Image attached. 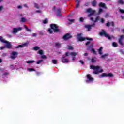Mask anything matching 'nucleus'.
I'll use <instances>...</instances> for the list:
<instances>
[{"label": "nucleus", "mask_w": 124, "mask_h": 124, "mask_svg": "<svg viewBox=\"0 0 124 124\" xmlns=\"http://www.w3.org/2000/svg\"><path fill=\"white\" fill-rule=\"evenodd\" d=\"M34 62L35 61L33 60L28 61H26V63H32Z\"/></svg>", "instance_id": "nucleus-36"}, {"label": "nucleus", "mask_w": 124, "mask_h": 124, "mask_svg": "<svg viewBox=\"0 0 124 124\" xmlns=\"http://www.w3.org/2000/svg\"><path fill=\"white\" fill-rule=\"evenodd\" d=\"M86 77H87V79L86 80V83L87 84H90V83H93V81H94V78L92 77V75L90 74H87L86 75Z\"/></svg>", "instance_id": "nucleus-4"}, {"label": "nucleus", "mask_w": 124, "mask_h": 124, "mask_svg": "<svg viewBox=\"0 0 124 124\" xmlns=\"http://www.w3.org/2000/svg\"><path fill=\"white\" fill-rule=\"evenodd\" d=\"M92 6H93V7H95L96 6V5L97 4V1L96 0H93L91 2Z\"/></svg>", "instance_id": "nucleus-19"}, {"label": "nucleus", "mask_w": 124, "mask_h": 124, "mask_svg": "<svg viewBox=\"0 0 124 124\" xmlns=\"http://www.w3.org/2000/svg\"><path fill=\"white\" fill-rule=\"evenodd\" d=\"M56 15L58 17H62V9L58 8L56 11Z\"/></svg>", "instance_id": "nucleus-14"}, {"label": "nucleus", "mask_w": 124, "mask_h": 124, "mask_svg": "<svg viewBox=\"0 0 124 124\" xmlns=\"http://www.w3.org/2000/svg\"><path fill=\"white\" fill-rule=\"evenodd\" d=\"M90 67L91 69L94 70L93 72V74H99V73H102L103 72V69H100V66H99L91 65Z\"/></svg>", "instance_id": "nucleus-2"}, {"label": "nucleus", "mask_w": 124, "mask_h": 124, "mask_svg": "<svg viewBox=\"0 0 124 124\" xmlns=\"http://www.w3.org/2000/svg\"><path fill=\"white\" fill-rule=\"evenodd\" d=\"M18 52L16 51H13L11 53V58L13 60H15L16 59V57L18 56Z\"/></svg>", "instance_id": "nucleus-11"}, {"label": "nucleus", "mask_w": 124, "mask_h": 124, "mask_svg": "<svg viewBox=\"0 0 124 124\" xmlns=\"http://www.w3.org/2000/svg\"><path fill=\"white\" fill-rule=\"evenodd\" d=\"M50 28L47 30L48 32L50 33V34H53V30L54 32H60V29H59V26L56 24H50Z\"/></svg>", "instance_id": "nucleus-1"}, {"label": "nucleus", "mask_w": 124, "mask_h": 124, "mask_svg": "<svg viewBox=\"0 0 124 124\" xmlns=\"http://www.w3.org/2000/svg\"><path fill=\"white\" fill-rule=\"evenodd\" d=\"M22 30H23V28L22 27L14 28L13 29V33H17V32L20 31H22Z\"/></svg>", "instance_id": "nucleus-10"}, {"label": "nucleus", "mask_w": 124, "mask_h": 124, "mask_svg": "<svg viewBox=\"0 0 124 124\" xmlns=\"http://www.w3.org/2000/svg\"><path fill=\"white\" fill-rule=\"evenodd\" d=\"M76 8H78L80 6V2L81 1L80 0H76Z\"/></svg>", "instance_id": "nucleus-18"}, {"label": "nucleus", "mask_w": 124, "mask_h": 124, "mask_svg": "<svg viewBox=\"0 0 124 124\" xmlns=\"http://www.w3.org/2000/svg\"><path fill=\"white\" fill-rule=\"evenodd\" d=\"M112 46H113V47H118V44L114 42L112 43Z\"/></svg>", "instance_id": "nucleus-35"}, {"label": "nucleus", "mask_w": 124, "mask_h": 124, "mask_svg": "<svg viewBox=\"0 0 124 124\" xmlns=\"http://www.w3.org/2000/svg\"><path fill=\"white\" fill-rule=\"evenodd\" d=\"M61 61L63 63H67L68 62V60L67 59H62Z\"/></svg>", "instance_id": "nucleus-20"}, {"label": "nucleus", "mask_w": 124, "mask_h": 124, "mask_svg": "<svg viewBox=\"0 0 124 124\" xmlns=\"http://www.w3.org/2000/svg\"><path fill=\"white\" fill-rule=\"evenodd\" d=\"M3 10V6H0V11H1Z\"/></svg>", "instance_id": "nucleus-55"}, {"label": "nucleus", "mask_w": 124, "mask_h": 124, "mask_svg": "<svg viewBox=\"0 0 124 124\" xmlns=\"http://www.w3.org/2000/svg\"><path fill=\"white\" fill-rule=\"evenodd\" d=\"M102 49H103V47H102V46H101L100 48L98 50L99 55H102Z\"/></svg>", "instance_id": "nucleus-22"}, {"label": "nucleus", "mask_w": 124, "mask_h": 124, "mask_svg": "<svg viewBox=\"0 0 124 124\" xmlns=\"http://www.w3.org/2000/svg\"><path fill=\"white\" fill-rule=\"evenodd\" d=\"M68 21H69V22H71L68 23V25H70L71 24H72L73 22H74L75 19H68Z\"/></svg>", "instance_id": "nucleus-33"}, {"label": "nucleus", "mask_w": 124, "mask_h": 124, "mask_svg": "<svg viewBox=\"0 0 124 124\" xmlns=\"http://www.w3.org/2000/svg\"><path fill=\"white\" fill-rule=\"evenodd\" d=\"M2 38H3L2 36H0V41H1V40H5L4 39H2Z\"/></svg>", "instance_id": "nucleus-56"}, {"label": "nucleus", "mask_w": 124, "mask_h": 124, "mask_svg": "<svg viewBox=\"0 0 124 124\" xmlns=\"http://www.w3.org/2000/svg\"><path fill=\"white\" fill-rule=\"evenodd\" d=\"M61 46H62V44L60 43H55V47H58V48H61Z\"/></svg>", "instance_id": "nucleus-21"}, {"label": "nucleus", "mask_w": 124, "mask_h": 124, "mask_svg": "<svg viewBox=\"0 0 124 124\" xmlns=\"http://www.w3.org/2000/svg\"><path fill=\"white\" fill-rule=\"evenodd\" d=\"M73 49V46H68V49L69 50H72Z\"/></svg>", "instance_id": "nucleus-51"}, {"label": "nucleus", "mask_w": 124, "mask_h": 124, "mask_svg": "<svg viewBox=\"0 0 124 124\" xmlns=\"http://www.w3.org/2000/svg\"><path fill=\"white\" fill-rule=\"evenodd\" d=\"M42 59H47V56L46 55H42L41 56Z\"/></svg>", "instance_id": "nucleus-41"}, {"label": "nucleus", "mask_w": 124, "mask_h": 124, "mask_svg": "<svg viewBox=\"0 0 124 124\" xmlns=\"http://www.w3.org/2000/svg\"><path fill=\"white\" fill-rule=\"evenodd\" d=\"M95 27V23H93L92 25H86L85 26V28L88 29V31H91L92 30V27Z\"/></svg>", "instance_id": "nucleus-13"}, {"label": "nucleus", "mask_w": 124, "mask_h": 124, "mask_svg": "<svg viewBox=\"0 0 124 124\" xmlns=\"http://www.w3.org/2000/svg\"><path fill=\"white\" fill-rule=\"evenodd\" d=\"M90 43H91V42L88 41V42H87L86 43L85 45H86V46H89V45Z\"/></svg>", "instance_id": "nucleus-49"}, {"label": "nucleus", "mask_w": 124, "mask_h": 124, "mask_svg": "<svg viewBox=\"0 0 124 124\" xmlns=\"http://www.w3.org/2000/svg\"><path fill=\"white\" fill-rule=\"evenodd\" d=\"M93 45L92 44L87 46V50H89V49H91L92 52L94 54V55H96L97 52H96V51H95L94 49L93 48Z\"/></svg>", "instance_id": "nucleus-7"}, {"label": "nucleus", "mask_w": 124, "mask_h": 124, "mask_svg": "<svg viewBox=\"0 0 124 124\" xmlns=\"http://www.w3.org/2000/svg\"><path fill=\"white\" fill-rule=\"evenodd\" d=\"M9 73L8 72H5L2 74V76H6V75H8Z\"/></svg>", "instance_id": "nucleus-43"}, {"label": "nucleus", "mask_w": 124, "mask_h": 124, "mask_svg": "<svg viewBox=\"0 0 124 124\" xmlns=\"http://www.w3.org/2000/svg\"><path fill=\"white\" fill-rule=\"evenodd\" d=\"M89 5H90V2H87V3H86L85 4V6H89Z\"/></svg>", "instance_id": "nucleus-53"}, {"label": "nucleus", "mask_w": 124, "mask_h": 124, "mask_svg": "<svg viewBox=\"0 0 124 124\" xmlns=\"http://www.w3.org/2000/svg\"><path fill=\"white\" fill-rule=\"evenodd\" d=\"M38 53L39 54V55H41V56H42V55L44 54V53L43 52V50H39Z\"/></svg>", "instance_id": "nucleus-34"}, {"label": "nucleus", "mask_w": 124, "mask_h": 124, "mask_svg": "<svg viewBox=\"0 0 124 124\" xmlns=\"http://www.w3.org/2000/svg\"><path fill=\"white\" fill-rule=\"evenodd\" d=\"M68 54H69V52H66V53H65L66 57H68V56H69V55H68Z\"/></svg>", "instance_id": "nucleus-59"}, {"label": "nucleus", "mask_w": 124, "mask_h": 124, "mask_svg": "<svg viewBox=\"0 0 124 124\" xmlns=\"http://www.w3.org/2000/svg\"><path fill=\"white\" fill-rule=\"evenodd\" d=\"M6 48V46H1L0 48V50H3V49Z\"/></svg>", "instance_id": "nucleus-52"}, {"label": "nucleus", "mask_w": 124, "mask_h": 124, "mask_svg": "<svg viewBox=\"0 0 124 124\" xmlns=\"http://www.w3.org/2000/svg\"><path fill=\"white\" fill-rule=\"evenodd\" d=\"M26 21H27V19H26L25 17H22L20 22H21V23H25Z\"/></svg>", "instance_id": "nucleus-29"}, {"label": "nucleus", "mask_w": 124, "mask_h": 124, "mask_svg": "<svg viewBox=\"0 0 124 124\" xmlns=\"http://www.w3.org/2000/svg\"><path fill=\"white\" fill-rule=\"evenodd\" d=\"M70 55L72 57H76V56H77V52H71Z\"/></svg>", "instance_id": "nucleus-23"}, {"label": "nucleus", "mask_w": 124, "mask_h": 124, "mask_svg": "<svg viewBox=\"0 0 124 124\" xmlns=\"http://www.w3.org/2000/svg\"><path fill=\"white\" fill-rule=\"evenodd\" d=\"M101 77H107V74L106 73H104L101 75Z\"/></svg>", "instance_id": "nucleus-32"}, {"label": "nucleus", "mask_w": 124, "mask_h": 124, "mask_svg": "<svg viewBox=\"0 0 124 124\" xmlns=\"http://www.w3.org/2000/svg\"><path fill=\"white\" fill-rule=\"evenodd\" d=\"M86 12H87L88 13H90L88 15V17H91V16H92V15H93L94 13H95V11L93 10L92 8H89L87 9Z\"/></svg>", "instance_id": "nucleus-6"}, {"label": "nucleus", "mask_w": 124, "mask_h": 124, "mask_svg": "<svg viewBox=\"0 0 124 124\" xmlns=\"http://www.w3.org/2000/svg\"><path fill=\"white\" fill-rule=\"evenodd\" d=\"M1 42L2 43H6L5 46L7 49H11L12 48V45L9 41H6L5 40H1Z\"/></svg>", "instance_id": "nucleus-5"}, {"label": "nucleus", "mask_w": 124, "mask_h": 124, "mask_svg": "<svg viewBox=\"0 0 124 124\" xmlns=\"http://www.w3.org/2000/svg\"><path fill=\"white\" fill-rule=\"evenodd\" d=\"M17 8L18 9H20L22 8V6H17Z\"/></svg>", "instance_id": "nucleus-64"}, {"label": "nucleus", "mask_w": 124, "mask_h": 124, "mask_svg": "<svg viewBox=\"0 0 124 124\" xmlns=\"http://www.w3.org/2000/svg\"><path fill=\"white\" fill-rule=\"evenodd\" d=\"M100 20H101V23H102V24H103V23H104V22H105V20H104V19H103V18H100Z\"/></svg>", "instance_id": "nucleus-46"}, {"label": "nucleus", "mask_w": 124, "mask_h": 124, "mask_svg": "<svg viewBox=\"0 0 124 124\" xmlns=\"http://www.w3.org/2000/svg\"><path fill=\"white\" fill-rule=\"evenodd\" d=\"M124 38V35H121L120 36L119 39H118V43L120 44V45H121V46H124V43H123Z\"/></svg>", "instance_id": "nucleus-9"}, {"label": "nucleus", "mask_w": 124, "mask_h": 124, "mask_svg": "<svg viewBox=\"0 0 124 124\" xmlns=\"http://www.w3.org/2000/svg\"><path fill=\"white\" fill-rule=\"evenodd\" d=\"M90 20H91V21H93L94 24V23H96V22H98V21H99V20H100V16H97L95 18L94 20H93V17H91Z\"/></svg>", "instance_id": "nucleus-15"}, {"label": "nucleus", "mask_w": 124, "mask_h": 124, "mask_svg": "<svg viewBox=\"0 0 124 124\" xmlns=\"http://www.w3.org/2000/svg\"><path fill=\"white\" fill-rule=\"evenodd\" d=\"M120 53H121V54H123L124 55V50H120Z\"/></svg>", "instance_id": "nucleus-62"}, {"label": "nucleus", "mask_w": 124, "mask_h": 124, "mask_svg": "<svg viewBox=\"0 0 124 124\" xmlns=\"http://www.w3.org/2000/svg\"><path fill=\"white\" fill-rule=\"evenodd\" d=\"M28 45V43H25L22 45H19L16 47V49H18L19 48H23V47H25V46H27Z\"/></svg>", "instance_id": "nucleus-16"}, {"label": "nucleus", "mask_w": 124, "mask_h": 124, "mask_svg": "<svg viewBox=\"0 0 124 124\" xmlns=\"http://www.w3.org/2000/svg\"><path fill=\"white\" fill-rule=\"evenodd\" d=\"M107 56H108V54H105L103 55H102L101 58H102V59H104V58H105V57H107Z\"/></svg>", "instance_id": "nucleus-39"}, {"label": "nucleus", "mask_w": 124, "mask_h": 124, "mask_svg": "<svg viewBox=\"0 0 124 124\" xmlns=\"http://www.w3.org/2000/svg\"><path fill=\"white\" fill-rule=\"evenodd\" d=\"M39 49H40L39 46H35L33 47V50H34V51H37V50H39Z\"/></svg>", "instance_id": "nucleus-30"}, {"label": "nucleus", "mask_w": 124, "mask_h": 124, "mask_svg": "<svg viewBox=\"0 0 124 124\" xmlns=\"http://www.w3.org/2000/svg\"><path fill=\"white\" fill-rule=\"evenodd\" d=\"M62 38L64 40H68V39L72 38V35L70 33H66L63 36Z\"/></svg>", "instance_id": "nucleus-8"}, {"label": "nucleus", "mask_w": 124, "mask_h": 124, "mask_svg": "<svg viewBox=\"0 0 124 124\" xmlns=\"http://www.w3.org/2000/svg\"><path fill=\"white\" fill-rule=\"evenodd\" d=\"M107 77H114V75L112 73H109L107 74Z\"/></svg>", "instance_id": "nucleus-26"}, {"label": "nucleus", "mask_w": 124, "mask_h": 124, "mask_svg": "<svg viewBox=\"0 0 124 124\" xmlns=\"http://www.w3.org/2000/svg\"><path fill=\"white\" fill-rule=\"evenodd\" d=\"M24 28L25 29H26V31H29L30 32H31V29H29V28L26 26L24 25Z\"/></svg>", "instance_id": "nucleus-27"}, {"label": "nucleus", "mask_w": 124, "mask_h": 124, "mask_svg": "<svg viewBox=\"0 0 124 124\" xmlns=\"http://www.w3.org/2000/svg\"><path fill=\"white\" fill-rule=\"evenodd\" d=\"M36 13H41V11L40 10H37L36 11Z\"/></svg>", "instance_id": "nucleus-60"}, {"label": "nucleus", "mask_w": 124, "mask_h": 124, "mask_svg": "<svg viewBox=\"0 0 124 124\" xmlns=\"http://www.w3.org/2000/svg\"><path fill=\"white\" fill-rule=\"evenodd\" d=\"M79 62L81 63V64H84L85 63V62H84V61H83V60L79 61Z\"/></svg>", "instance_id": "nucleus-54"}, {"label": "nucleus", "mask_w": 124, "mask_h": 124, "mask_svg": "<svg viewBox=\"0 0 124 124\" xmlns=\"http://www.w3.org/2000/svg\"><path fill=\"white\" fill-rule=\"evenodd\" d=\"M34 7H35V8H37V9H39L40 7L39 5H38V4L36 3H34Z\"/></svg>", "instance_id": "nucleus-31"}, {"label": "nucleus", "mask_w": 124, "mask_h": 124, "mask_svg": "<svg viewBox=\"0 0 124 124\" xmlns=\"http://www.w3.org/2000/svg\"><path fill=\"white\" fill-rule=\"evenodd\" d=\"M99 34L100 36H105L106 38H108L109 40H112V37H113V36L111 37L110 35L107 33V32H106V31H105L103 29H102L101 31L99 33Z\"/></svg>", "instance_id": "nucleus-3"}, {"label": "nucleus", "mask_w": 124, "mask_h": 124, "mask_svg": "<svg viewBox=\"0 0 124 124\" xmlns=\"http://www.w3.org/2000/svg\"><path fill=\"white\" fill-rule=\"evenodd\" d=\"M91 62H93L94 63L96 62V61L95 60H94V59H93V58L92 59Z\"/></svg>", "instance_id": "nucleus-42"}, {"label": "nucleus", "mask_w": 124, "mask_h": 124, "mask_svg": "<svg viewBox=\"0 0 124 124\" xmlns=\"http://www.w3.org/2000/svg\"><path fill=\"white\" fill-rule=\"evenodd\" d=\"M106 27H110V22H108V23H107L106 24Z\"/></svg>", "instance_id": "nucleus-48"}, {"label": "nucleus", "mask_w": 124, "mask_h": 124, "mask_svg": "<svg viewBox=\"0 0 124 124\" xmlns=\"http://www.w3.org/2000/svg\"><path fill=\"white\" fill-rule=\"evenodd\" d=\"M118 2L119 4H122V5L124 4V2L123 0H119Z\"/></svg>", "instance_id": "nucleus-24"}, {"label": "nucleus", "mask_w": 124, "mask_h": 124, "mask_svg": "<svg viewBox=\"0 0 124 124\" xmlns=\"http://www.w3.org/2000/svg\"><path fill=\"white\" fill-rule=\"evenodd\" d=\"M85 39H87V40H90V41H93V38H86Z\"/></svg>", "instance_id": "nucleus-45"}, {"label": "nucleus", "mask_w": 124, "mask_h": 124, "mask_svg": "<svg viewBox=\"0 0 124 124\" xmlns=\"http://www.w3.org/2000/svg\"><path fill=\"white\" fill-rule=\"evenodd\" d=\"M52 62L53 64H57L58 63V61L56 59L52 60Z\"/></svg>", "instance_id": "nucleus-28"}, {"label": "nucleus", "mask_w": 124, "mask_h": 124, "mask_svg": "<svg viewBox=\"0 0 124 124\" xmlns=\"http://www.w3.org/2000/svg\"><path fill=\"white\" fill-rule=\"evenodd\" d=\"M88 55H89V53H85L84 54V56H85V57H87V56H88Z\"/></svg>", "instance_id": "nucleus-58"}, {"label": "nucleus", "mask_w": 124, "mask_h": 124, "mask_svg": "<svg viewBox=\"0 0 124 124\" xmlns=\"http://www.w3.org/2000/svg\"><path fill=\"white\" fill-rule=\"evenodd\" d=\"M79 21H80V22H84V18L81 17V18L79 19Z\"/></svg>", "instance_id": "nucleus-50"}, {"label": "nucleus", "mask_w": 124, "mask_h": 124, "mask_svg": "<svg viewBox=\"0 0 124 124\" xmlns=\"http://www.w3.org/2000/svg\"><path fill=\"white\" fill-rule=\"evenodd\" d=\"M27 70L30 71V72H31L32 71H35V69H34V68H29L27 69Z\"/></svg>", "instance_id": "nucleus-25"}, {"label": "nucleus", "mask_w": 124, "mask_h": 124, "mask_svg": "<svg viewBox=\"0 0 124 124\" xmlns=\"http://www.w3.org/2000/svg\"><path fill=\"white\" fill-rule=\"evenodd\" d=\"M2 56H3V57H6V53H3L2 54Z\"/></svg>", "instance_id": "nucleus-63"}, {"label": "nucleus", "mask_w": 124, "mask_h": 124, "mask_svg": "<svg viewBox=\"0 0 124 124\" xmlns=\"http://www.w3.org/2000/svg\"><path fill=\"white\" fill-rule=\"evenodd\" d=\"M65 58H66V55H63L62 56V57L61 58V59H65Z\"/></svg>", "instance_id": "nucleus-57"}, {"label": "nucleus", "mask_w": 124, "mask_h": 124, "mask_svg": "<svg viewBox=\"0 0 124 124\" xmlns=\"http://www.w3.org/2000/svg\"><path fill=\"white\" fill-rule=\"evenodd\" d=\"M99 6L100 7H103V8H105V9H106V8H107V7L106 6V4H105V3H104L103 2H100L99 3Z\"/></svg>", "instance_id": "nucleus-17"}, {"label": "nucleus", "mask_w": 124, "mask_h": 124, "mask_svg": "<svg viewBox=\"0 0 124 124\" xmlns=\"http://www.w3.org/2000/svg\"><path fill=\"white\" fill-rule=\"evenodd\" d=\"M82 33H79L78 34V41H85L86 40V38L82 37Z\"/></svg>", "instance_id": "nucleus-12"}, {"label": "nucleus", "mask_w": 124, "mask_h": 124, "mask_svg": "<svg viewBox=\"0 0 124 124\" xmlns=\"http://www.w3.org/2000/svg\"><path fill=\"white\" fill-rule=\"evenodd\" d=\"M43 61V60H38V61L36 63H37V64H40V63H41Z\"/></svg>", "instance_id": "nucleus-38"}, {"label": "nucleus", "mask_w": 124, "mask_h": 124, "mask_svg": "<svg viewBox=\"0 0 124 124\" xmlns=\"http://www.w3.org/2000/svg\"><path fill=\"white\" fill-rule=\"evenodd\" d=\"M111 25H112V27H115V24L114 23V22L112 21L111 22Z\"/></svg>", "instance_id": "nucleus-61"}, {"label": "nucleus", "mask_w": 124, "mask_h": 124, "mask_svg": "<svg viewBox=\"0 0 124 124\" xmlns=\"http://www.w3.org/2000/svg\"><path fill=\"white\" fill-rule=\"evenodd\" d=\"M37 36V34H36V33H33L32 34V37H36Z\"/></svg>", "instance_id": "nucleus-47"}, {"label": "nucleus", "mask_w": 124, "mask_h": 124, "mask_svg": "<svg viewBox=\"0 0 124 124\" xmlns=\"http://www.w3.org/2000/svg\"><path fill=\"white\" fill-rule=\"evenodd\" d=\"M119 11L120 13L124 14V10L120 9Z\"/></svg>", "instance_id": "nucleus-44"}, {"label": "nucleus", "mask_w": 124, "mask_h": 124, "mask_svg": "<svg viewBox=\"0 0 124 124\" xmlns=\"http://www.w3.org/2000/svg\"><path fill=\"white\" fill-rule=\"evenodd\" d=\"M43 24H48V19H45L43 22Z\"/></svg>", "instance_id": "nucleus-37"}, {"label": "nucleus", "mask_w": 124, "mask_h": 124, "mask_svg": "<svg viewBox=\"0 0 124 124\" xmlns=\"http://www.w3.org/2000/svg\"><path fill=\"white\" fill-rule=\"evenodd\" d=\"M102 12H103V10L101 8L99 9L98 14H100Z\"/></svg>", "instance_id": "nucleus-40"}]
</instances>
